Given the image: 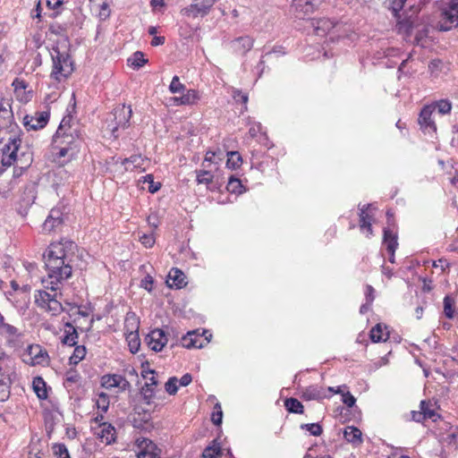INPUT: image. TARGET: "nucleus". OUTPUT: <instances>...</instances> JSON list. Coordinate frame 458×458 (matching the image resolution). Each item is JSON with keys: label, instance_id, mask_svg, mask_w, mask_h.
Masks as SVG:
<instances>
[{"label": "nucleus", "instance_id": "50", "mask_svg": "<svg viewBox=\"0 0 458 458\" xmlns=\"http://www.w3.org/2000/svg\"><path fill=\"white\" fill-rule=\"evenodd\" d=\"M185 89V86L180 82L177 75L174 76L169 85V90L172 93H181Z\"/></svg>", "mask_w": 458, "mask_h": 458}, {"label": "nucleus", "instance_id": "45", "mask_svg": "<svg viewBox=\"0 0 458 458\" xmlns=\"http://www.w3.org/2000/svg\"><path fill=\"white\" fill-rule=\"evenodd\" d=\"M96 405L102 412H106L109 407V395L104 392L98 394Z\"/></svg>", "mask_w": 458, "mask_h": 458}, {"label": "nucleus", "instance_id": "38", "mask_svg": "<svg viewBox=\"0 0 458 458\" xmlns=\"http://www.w3.org/2000/svg\"><path fill=\"white\" fill-rule=\"evenodd\" d=\"M242 164V158L239 152L230 151L227 153L226 165L231 169H237Z\"/></svg>", "mask_w": 458, "mask_h": 458}, {"label": "nucleus", "instance_id": "63", "mask_svg": "<svg viewBox=\"0 0 458 458\" xmlns=\"http://www.w3.org/2000/svg\"><path fill=\"white\" fill-rule=\"evenodd\" d=\"M153 283L154 280L152 276L148 275L141 280L140 286L150 293L152 291Z\"/></svg>", "mask_w": 458, "mask_h": 458}, {"label": "nucleus", "instance_id": "58", "mask_svg": "<svg viewBox=\"0 0 458 458\" xmlns=\"http://www.w3.org/2000/svg\"><path fill=\"white\" fill-rule=\"evenodd\" d=\"M132 114V110L131 106L119 105L114 109L112 114Z\"/></svg>", "mask_w": 458, "mask_h": 458}, {"label": "nucleus", "instance_id": "13", "mask_svg": "<svg viewBox=\"0 0 458 458\" xmlns=\"http://www.w3.org/2000/svg\"><path fill=\"white\" fill-rule=\"evenodd\" d=\"M208 342V338L203 337V335H199L198 330L188 332L181 339L182 346L187 349L203 348Z\"/></svg>", "mask_w": 458, "mask_h": 458}, {"label": "nucleus", "instance_id": "47", "mask_svg": "<svg viewBox=\"0 0 458 458\" xmlns=\"http://www.w3.org/2000/svg\"><path fill=\"white\" fill-rule=\"evenodd\" d=\"M233 99L237 104L241 105V107L239 108L240 113L242 114L247 111L248 96L246 94H243L241 91H235L233 93Z\"/></svg>", "mask_w": 458, "mask_h": 458}, {"label": "nucleus", "instance_id": "41", "mask_svg": "<svg viewBox=\"0 0 458 458\" xmlns=\"http://www.w3.org/2000/svg\"><path fill=\"white\" fill-rule=\"evenodd\" d=\"M454 300L451 298L450 296L446 295L444 298V313L446 318L449 319H452L455 316V310L454 308Z\"/></svg>", "mask_w": 458, "mask_h": 458}, {"label": "nucleus", "instance_id": "17", "mask_svg": "<svg viewBox=\"0 0 458 458\" xmlns=\"http://www.w3.org/2000/svg\"><path fill=\"white\" fill-rule=\"evenodd\" d=\"M64 223L63 213L60 208H52L43 224V230L51 233L60 227Z\"/></svg>", "mask_w": 458, "mask_h": 458}, {"label": "nucleus", "instance_id": "43", "mask_svg": "<svg viewBox=\"0 0 458 458\" xmlns=\"http://www.w3.org/2000/svg\"><path fill=\"white\" fill-rule=\"evenodd\" d=\"M0 335L6 338H13L18 335V329L13 325L6 324L3 321L0 324Z\"/></svg>", "mask_w": 458, "mask_h": 458}, {"label": "nucleus", "instance_id": "25", "mask_svg": "<svg viewBox=\"0 0 458 458\" xmlns=\"http://www.w3.org/2000/svg\"><path fill=\"white\" fill-rule=\"evenodd\" d=\"M140 328V320L134 312H128L124 319L125 333H137Z\"/></svg>", "mask_w": 458, "mask_h": 458}, {"label": "nucleus", "instance_id": "19", "mask_svg": "<svg viewBox=\"0 0 458 458\" xmlns=\"http://www.w3.org/2000/svg\"><path fill=\"white\" fill-rule=\"evenodd\" d=\"M327 397L328 395L326 394L325 388L318 385L307 386L301 391V398L306 401H319Z\"/></svg>", "mask_w": 458, "mask_h": 458}, {"label": "nucleus", "instance_id": "37", "mask_svg": "<svg viewBox=\"0 0 458 458\" xmlns=\"http://www.w3.org/2000/svg\"><path fill=\"white\" fill-rule=\"evenodd\" d=\"M126 341L128 343V346L130 349V352L131 353H136L140 346V340L139 336V332L137 333H124Z\"/></svg>", "mask_w": 458, "mask_h": 458}, {"label": "nucleus", "instance_id": "59", "mask_svg": "<svg viewBox=\"0 0 458 458\" xmlns=\"http://www.w3.org/2000/svg\"><path fill=\"white\" fill-rule=\"evenodd\" d=\"M14 94L16 98L22 103H27L32 97L31 91H26V89H23V92H14Z\"/></svg>", "mask_w": 458, "mask_h": 458}, {"label": "nucleus", "instance_id": "23", "mask_svg": "<svg viewBox=\"0 0 458 458\" xmlns=\"http://www.w3.org/2000/svg\"><path fill=\"white\" fill-rule=\"evenodd\" d=\"M383 242L386 245V250L393 256L398 247L397 234L389 228H384Z\"/></svg>", "mask_w": 458, "mask_h": 458}, {"label": "nucleus", "instance_id": "46", "mask_svg": "<svg viewBox=\"0 0 458 458\" xmlns=\"http://www.w3.org/2000/svg\"><path fill=\"white\" fill-rule=\"evenodd\" d=\"M418 123L424 131H436L437 128L432 116H419Z\"/></svg>", "mask_w": 458, "mask_h": 458}, {"label": "nucleus", "instance_id": "42", "mask_svg": "<svg viewBox=\"0 0 458 458\" xmlns=\"http://www.w3.org/2000/svg\"><path fill=\"white\" fill-rule=\"evenodd\" d=\"M242 184L240 179L235 178L233 176H230L226 189L228 191L235 194H240L242 192Z\"/></svg>", "mask_w": 458, "mask_h": 458}, {"label": "nucleus", "instance_id": "53", "mask_svg": "<svg viewBox=\"0 0 458 458\" xmlns=\"http://www.w3.org/2000/svg\"><path fill=\"white\" fill-rule=\"evenodd\" d=\"M216 411L212 414V421L215 425H220L222 423V418H223V411L221 405L219 403H216L215 405Z\"/></svg>", "mask_w": 458, "mask_h": 458}, {"label": "nucleus", "instance_id": "5", "mask_svg": "<svg viewBox=\"0 0 458 458\" xmlns=\"http://www.w3.org/2000/svg\"><path fill=\"white\" fill-rule=\"evenodd\" d=\"M53 293L47 290H39L35 293V303L41 309H45L53 315H57L64 310L61 303L62 293L58 291H52Z\"/></svg>", "mask_w": 458, "mask_h": 458}, {"label": "nucleus", "instance_id": "32", "mask_svg": "<svg viewBox=\"0 0 458 458\" xmlns=\"http://www.w3.org/2000/svg\"><path fill=\"white\" fill-rule=\"evenodd\" d=\"M284 406L291 413L302 414L304 407L302 403L296 398L289 397L284 400Z\"/></svg>", "mask_w": 458, "mask_h": 458}, {"label": "nucleus", "instance_id": "54", "mask_svg": "<svg viewBox=\"0 0 458 458\" xmlns=\"http://www.w3.org/2000/svg\"><path fill=\"white\" fill-rule=\"evenodd\" d=\"M411 420L416 421V422H422L425 420H427V417H430V413L429 412L423 413L421 411V410H420V411H412L411 412Z\"/></svg>", "mask_w": 458, "mask_h": 458}, {"label": "nucleus", "instance_id": "34", "mask_svg": "<svg viewBox=\"0 0 458 458\" xmlns=\"http://www.w3.org/2000/svg\"><path fill=\"white\" fill-rule=\"evenodd\" d=\"M214 175L210 170L201 169L196 171V181L198 184H205L208 188L213 182Z\"/></svg>", "mask_w": 458, "mask_h": 458}, {"label": "nucleus", "instance_id": "24", "mask_svg": "<svg viewBox=\"0 0 458 458\" xmlns=\"http://www.w3.org/2000/svg\"><path fill=\"white\" fill-rule=\"evenodd\" d=\"M199 99L198 91L194 89H188L185 94L182 97H174L171 98V101L174 102V105H193Z\"/></svg>", "mask_w": 458, "mask_h": 458}, {"label": "nucleus", "instance_id": "3", "mask_svg": "<svg viewBox=\"0 0 458 458\" xmlns=\"http://www.w3.org/2000/svg\"><path fill=\"white\" fill-rule=\"evenodd\" d=\"M51 58L53 61L51 78L54 80L61 81L73 72L74 62L69 50L61 51L58 47H54L51 50Z\"/></svg>", "mask_w": 458, "mask_h": 458}, {"label": "nucleus", "instance_id": "9", "mask_svg": "<svg viewBox=\"0 0 458 458\" xmlns=\"http://www.w3.org/2000/svg\"><path fill=\"white\" fill-rule=\"evenodd\" d=\"M66 139L59 138L56 139L55 136H54V146L53 149L55 151V155L57 158L62 157H68L72 158L75 153H76V141H72L71 143H67Z\"/></svg>", "mask_w": 458, "mask_h": 458}, {"label": "nucleus", "instance_id": "49", "mask_svg": "<svg viewBox=\"0 0 458 458\" xmlns=\"http://www.w3.org/2000/svg\"><path fill=\"white\" fill-rule=\"evenodd\" d=\"M301 428L310 431V435L314 437H319L323 432L322 427L318 423L302 424Z\"/></svg>", "mask_w": 458, "mask_h": 458}, {"label": "nucleus", "instance_id": "6", "mask_svg": "<svg viewBox=\"0 0 458 458\" xmlns=\"http://www.w3.org/2000/svg\"><path fill=\"white\" fill-rule=\"evenodd\" d=\"M56 139H66L67 143L76 141L80 136V124L74 116H64L55 134Z\"/></svg>", "mask_w": 458, "mask_h": 458}, {"label": "nucleus", "instance_id": "21", "mask_svg": "<svg viewBox=\"0 0 458 458\" xmlns=\"http://www.w3.org/2000/svg\"><path fill=\"white\" fill-rule=\"evenodd\" d=\"M49 116H23V124L28 131H37L44 128L48 123Z\"/></svg>", "mask_w": 458, "mask_h": 458}, {"label": "nucleus", "instance_id": "12", "mask_svg": "<svg viewBox=\"0 0 458 458\" xmlns=\"http://www.w3.org/2000/svg\"><path fill=\"white\" fill-rule=\"evenodd\" d=\"M458 27V13L446 8L441 11L440 20L437 23V29L440 31H448Z\"/></svg>", "mask_w": 458, "mask_h": 458}, {"label": "nucleus", "instance_id": "62", "mask_svg": "<svg viewBox=\"0 0 458 458\" xmlns=\"http://www.w3.org/2000/svg\"><path fill=\"white\" fill-rule=\"evenodd\" d=\"M420 408L423 413L429 412L430 417H427V419H433L435 416V411L430 408V403L425 400L421 401L420 403Z\"/></svg>", "mask_w": 458, "mask_h": 458}, {"label": "nucleus", "instance_id": "16", "mask_svg": "<svg viewBox=\"0 0 458 458\" xmlns=\"http://www.w3.org/2000/svg\"><path fill=\"white\" fill-rule=\"evenodd\" d=\"M310 24L314 33L318 37L326 36L337 26L336 22L326 17L312 19Z\"/></svg>", "mask_w": 458, "mask_h": 458}, {"label": "nucleus", "instance_id": "39", "mask_svg": "<svg viewBox=\"0 0 458 458\" xmlns=\"http://www.w3.org/2000/svg\"><path fill=\"white\" fill-rule=\"evenodd\" d=\"M370 339L374 343L385 342L387 339V335H385L383 327L380 324L376 325L370 330Z\"/></svg>", "mask_w": 458, "mask_h": 458}, {"label": "nucleus", "instance_id": "7", "mask_svg": "<svg viewBox=\"0 0 458 458\" xmlns=\"http://www.w3.org/2000/svg\"><path fill=\"white\" fill-rule=\"evenodd\" d=\"M22 360L25 363L32 366H45L49 363L47 352L38 344H31L28 346L26 352L23 354Z\"/></svg>", "mask_w": 458, "mask_h": 458}, {"label": "nucleus", "instance_id": "29", "mask_svg": "<svg viewBox=\"0 0 458 458\" xmlns=\"http://www.w3.org/2000/svg\"><path fill=\"white\" fill-rule=\"evenodd\" d=\"M369 207H370V205H367V206H363V208H360V227L361 230L366 229L368 233L370 235V234H372V226H371L372 216L367 213V209Z\"/></svg>", "mask_w": 458, "mask_h": 458}, {"label": "nucleus", "instance_id": "31", "mask_svg": "<svg viewBox=\"0 0 458 458\" xmlns=\"http://www.w3.org/2000/svg\"><path fill=\"white\" fill-rule=\"evenodd\" d=\"M361 431L355 427H347L344 431L345 440L352 444L361 443Z\"/></svg>", "mask_w": 458, "mask_h": 458}, {"label": "nucleus", "instance_id": "60", "mask_svg": "<svg viewBox=\"0 0 458 458\" xmlns=\"http://www.w3.org/2000/svg\"><path fill=\"white\" fill-rule=\"evenodd\" d=\"M343 403L347 407L352 408L354 406L356 399L350 392H347L345 394H343Z\"/></svg>", "mask_w": 458, "mask_h": 458}, {"label": "nucleus", "instance_id": "26", "mask_svg": "<svg viewBox=\"0 0 458 458\" xmlns=\"http://www.w3.org/2000/svg\"><path fill=\"white\" fill-rule=\"evenodd\" d=\"M224 454V450L217 440H213L212 443L207 446L203 453L202 458H218Z\"/></svg>", "mask_w": 458, "mask_h": 458}, {"label": "nucleus", "instance_id": "30", "mask_svg": "<svg viewBox=\"0 0 458 458\" xmlns=\"http://www.w3.org/2000/svg\"><path fill=\"white\" fill-rule=\"evenodd\" d=\"M185 276L184 274L178 268H172L168 274V281H172V284L170 286H175L176 288H182L184 284Z\"/></svg>", "mask_w": 458, "mask_h": 458}, {"label": "nucleus", "instance_id": "10", "mask_svg": "<svg viewBox=\"0 0 458 458\" xmlns=\"http://www.w3.org/2000/svg\"><path fill=\"white\" fill-rule=\"evenodd\" d=\"M317 4L314 0H293L291 12L297 19H305L314 13Z\"/></svg>", "mask_w": 458, "mask_h": 458}, {"label": "nucleus", "instance_id": "57", "mask_svg": "<svg viewBox=\"0 0 458 458\" xmlns=\"http://www.w3.org/2000/svg\"><path fill=\"white\" fill-rule=\"evenodd\" d=\"M140 242L146 247L150 248L155 243V238L153 234H143L140 237Z\"/></svg>", "mask_w": 458, "mask_h": 458}, {"label": "nucleus", "instance_id": "40", "mask_svg": "<svg viewBox=\"0 0 458 458\" xmlns=\"http://www.w3.org/2000/svg\"><path fill=\"white\" fill-rule=\"evenodd\" d=\"M87 353L84 345H77L73 351L72 355L70 357V364L76 365L85 358Z\"/></svg>", "mask_w": 458, "mask_h": 458}, {"label": "nucleus", "instance_id": "8", "mask_svg": "<svg viewBox=\"0 0 458 458\" xmlns=\"http://www.w3.org/2000/svg\"><path fill=\"white\" fill-rule=\"evenodd\" d=\"M101 386L111 390L112 388H118L120 392H124L131 388L130 382L122 375L119 374H106L101 377Z\"/></svg>", "mask_w": 458, "mask_h": 458}, {"label": "nucleus", "instance_id": "36", "mask_svg": "<svg viewBox=\"0 0 458 458\" xmlns=\"http://www.w3.org/2000/svg\"><path fill=\"white\" fill-rule=\"evenodd\" d=\"M127 62L130 66L138 70L148 63V59L145 58L142 52L137 51L128 58Z\"/></svg>", "mask_w": 458, "mask_h": 458}, {"label": "nucleus", "instance_id": "20", "mask_svg": "<svg viewBox=\"0 0 458 458\" xmlns=\"http://www.w3.org/2000/svg\"><path fill=\"white\" fill-rule=\"evenodd\" d=\"M14 377L15 368L13 360H7L6 364L0 365V386H12Z\"/></svg>", "mask_w": 458, "mask_h": 458}, {"label": "nucleus", "instance_id": "18", "mask_svg": "<svg viewBox=\"0 0 458 458\" xmlns=\"http://www.w3.org/2000/svg\"><path fill=\"white\" fill-rule=\"evenodd\" d=\"M254 40L249 36L236 38L231 41V47L235 53L245 55L253 47Z\"/></svg>", "mask_w": 458, "mask_h": 458}, {"label": "nucleus", "instance_id": "61", "mask_svg": "<svg viewBox=\"0 0 458 458\" xmlns=\"http://www.w3.org/2000/svg\"><path fill=\"white\" fill-rule=\"evenodd\" d=\"M11 386L2 385L0 386V402H5L11 394Z\"/></svg>", "mask_w": 458, "mask_h": 458}, {"label": "nucleus", "instance_id": "14", "mask_svg": "<svg viewBox=\"0 0 458 458\" xmlns=\"http://www.w3.org/2000/svg\"><path fill=\"white\" fill-rule=\"evenodd\" d=\"M451 101L448 99H440L425 105L420 111L419 114H433L436 112L439 114H446L451 112Z\"/></svg>", "mask_w": 458, "mask_h": 458}, {"label": "nucleus", "instance_id": "11", "mask_svg": "<svg viewBox=\"0 0 458 458\" xmlns=\"http://www.w3.org/2000/svg\"><path fill=\"white\" fill-rule=\"evenodd\" d=\"M146 342L151 350L160 352L167 343V336L163 329L156 328L146 336Z\"/></svg>", "mask_w": 458, "mask_h": 458}, {"label": "nucleus", "instance_id": "64", "mask_svg": "<svg viewBox=\"0 0 458 458\" xmlns=\"http://www.w3.org/2000/svg\"><path fill=\"white\" fill-rule=\"evenodd\" d=\"M14 88V92H23V89H27V83L19 79H15L12 84Z\"/></svg>", "mask_w": 458, "mask_h": 458}, {"label": "nucleus", "instance_id": "33", "mask_svg": "<svg viewBox=\"0 0 458 458\" xmlns=\"http://www.w3.org/2000/svg\"><path fill=\"white\" fill-rule=\"evenodd\" d=\"M33 389L36 393L37 396L41 399L45 400L47 398V386L46 382L43 380L42 377H37L33 379Z\"/></svg>", "mask_w": 458, "mask_h": 458}, {"label": "nucleus", "instance_id": "1", "mask_svg": "<svg viewBox=\"0 0 458 458\" xmlns=\"http://www.w3.org/2000/svg\"><path fill=\"white\" fill-rule=\"evenodd\" d=\"M45 266L47 276L42 280V284L47 290L59 291L63 283L72 275V263L64 260L45 259Z\"/></svg>", "mask_w": 458, "mask_h": 458}, {"label": "nucleus", "instance_id": "2", "mask_svg": "<svg viewBox=\"0 0 458 458\" xmlns=\"http://www.w3.org/2000/svg\"><path fill=\"white\" fill-rule=\"evenodd\" d=\"M21 140L16 138H9L6 142L0 144V157L3 166L9 167L15 162L21 164V167H28L31 161V154L20 152Z\"/></svg>", "mask_w": 458, "mask_h": 458}, {"label": "nucleus", "instance_id": "4", "mask_svg": "<svg viewBox=\"0 0 458 458\" xmlns=\"http://www.w3.org/2000/svg\"><path fill=\"white\" fill-rule=\"evenodd\" d=\"M77 250V244L67 239H62L60 242H53L49 245L46 253L44 254L45 259L64 260L67 263H72Z\"/></svg>", "mask_w": 458, "mask_h": 458}, {"label": "nucleus", "instance_id": "52", "mask_svg": "<svg viewBox=\"0 0 458 458\" xmlns=\"http://www.w3.org/2000/svg\"><path fill=\"white\" fill-rule=\"evenodd\" d=\"M177 382H178V379L175 377H170L168 379V381L165 383V391L169 394H175L177 393V390H178Z\"/></svg>", "mask_w": 458, "mask_h": 458}, {"label": "nucleus", "instance_id": "48", "mask_svg": "<svg viewBox=\"0 0 458 458\" xmlns=\"http://www.w3.org/2000/svg\"><path fill=\"white\" fill-rule=\"evenodd\" d=\"M52 450L56 458H71L64 444H54Z\"/></svg>", "mask_w": 458, "mask_h": 458}, {"label": "nucleus", "instance_id": "56", "mask_svg": "<svg viewBox=\"0 0 458 458\" xmlns=\"http://www.w3.org/2000/svg\"><path fill=\"white\" fill-rule=\"evenodd\" d=\"M141 394L147 403H149L150 399L154 396V387L145 384L141 388Z\"/></svg>", "mask_w": 458, "mask_h": 458}, {"label": "nucleus", "instance_id": "44", "mask_svg": "<svg viewBox=\"0 0 458 458\" xmlns=\"http://www.w3.org/2000/svg\"><path fill=\"white\" fill-rule=\"evenodd\" d=\"M138 445L140 449L144 450L145 452L150 454H160V450L157 447V445L149 439L143 438L141 441L138 440Z\"/></svg>", "mask_w": 458, "mask_h": 458}, {"label": "nucleus", "instance_id": "28", "mask_svg": "<svg viewBox=\"0 0 458 458\" xmlns=\"http://www.w3.org/2000/svg\"><path fill=\"white\" fill-rule=\"evenodd\" d=\"M65 335L62 339V343L64 344H67L69 346H74L77 344L78 333L75 327L69 322L65 324Z\"/></svg>", "mask_w": 458, "mask_h": 458}, {"label": "nucleus", "instance_id": "22", "mask_svg": "<svg viewBox=\"0 0 458 458\" xmlns=\"http://www.w3.org/2000/svg\"><path fill=\"white\" fill-rule=\"evenodd\" d=\"M407 0H387L388 8L392 11L393 15L396 18L399 23H402L405 21L408 23V30L411 29V21L409 19L402 20L401 12L404 6V4Z\"/></svg>", "mask_w": 458, "mask_h": 458}, {"label": "nucleus", "instance_id": "15", "mask_svg": "<svg viewBox=\"0 0 458 458\" xmlns=\"http://www.w3.org/2000/svg\"><path fill=\"white\" fill-rule=\"evenodd\" d=\"M210 8L201 0H193V3L181 10L182 15L188 18H199L206 16Z\"/></svg>", "mask_w": 458, "mask_h": 458}, {"label": "nucleus", "instance_id": "51", "mask_svg": "<svg viewBox=\"0 0 458 458\" xmlns=\"http://www.w3.org/2000/svg\"><path fill=\"white\" fill-rule=\"evenodd\" d=\"M142 377L146 379V383L148 386H157V380L155 377V370L148 369L142 371Z\"/></svg>", "mask_w": 458, "mask_h": 458}, {"label": "nucleus", "instance_id": "27", "mask_svg": "<svg viewBox=\"0 0 458 458\" xmlns=\"http://www.w3.org/2000/svg\"><path fill=\"white\" fill-rule=\"evenodd\" d=\"M144 162L145 159L140 155H132L130 157L121 159V164L124 165L126 171L141 168Z\"/></svg>", "mask_w": 458, "mask_h": 458}, {"label": "nucleus", "instance_id": "35", "mask_svg": "<svg viewBox=\"0 0 458 458\" xmlns=\"http://www.w3.org/2000/svg\"><path fill=\"white\" fill-rule=\"evenodd\" d=\"M99 437L104 439L106 444H111L115 439V428L111 424L103 423Z\"/></svg>", "mask_w": 458, "mask_h": 458}, {"label": "nucleus", "instance_id": "55", "mask_svg": "<svg viewBox=\"0 0 458 458\" xmlns=\"http://www.w3.org/2000/svg\"><path fill=\"white\" fill-rule=\"evenodd\" d=\"M66 29H67L66 24H61L58 22L53 23L49 26V31L55 35H62V33L64 31H65Z\"/></svg>", "mask_w": 458, "mask_h": 458}]
</instances>
